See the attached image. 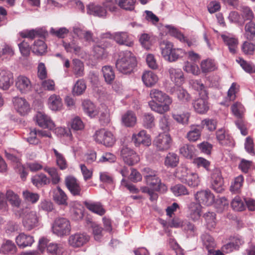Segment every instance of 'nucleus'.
<instances>
[{"instance_id":"obj_1","label":"nucleus","mask_w":255,"mask_h":255,"mask_svg":"<svg viewBox=\"0 0 255 255\" xmlns=\"http://www.w3.org/2000/svg\"><path fill=\"white\" fill-rule=\"evenodd\" d=\"M149 96L151 100L148 102L151 110L160 114H164L170 110L172 99L165 93L157 89L150 90Z\"/></svg>"},{"instance_id":"obj_2","label":"nucleus","mask_w":255,"mask_h":255,"mask_svg":"<svg viewBox=\"0 0 255 255\" xmlns=\"http://www.w3.org/2000/svg\"><path fill=\"white\" fill-rule=\"evenodd\" d=\"M137 65L136 59L130 51H120L117 59L116 67L117 70L124 74H130Z\"/></svg>"},{"instance_id":"obj_3","label":"nucleus","mask_w":255,"mask_h":255,"mask_svg":"<svg viewBox=\"0 0 255 255\" xmlns=\"http://www.w3.org/2000/svg\"><path fill=\"white\" fill-rule=\"evenodd\" d=\"M159 47L162 57L169 62H175L187 54L184 49L174 47L173 44L166 40H161Z\"/></svg>"},{"instance_id":"obj_4","label":"nucleus","mask_w":255,"mask_h":255,"mask_svg":"<svg viewBox=\"0 0 255 255\" xmlns=\"http://www.w3.org/2000/svg\"><path fill=\"white\" fill-rule=\"evenodd\" d=\"M176 178L189 187H197L200 183V179L197 173L191 171L186 167H178L174 173Z\"/></svg>"},{"instance_id":"obj_5","label":"nucleus","mask_w":255,"mask_h":255,"mask_svg":"<svg viewBox=\"0 0 255 255\" xmlns=\"http://www.w3.org/2000/svg\"><path fill=\"white\" fill-rule=\"evenodd\" d=\"M145 182L147 186L141 187L140 190L143 193L148 194L151 201L155 200L157 198V195L154 193V191L164 192L167 189L166 186L161 182L158 177L151 179L149 182L148 181Z\"/></svg>"},{"instance_id":"obj_6","label":"nucleus","mask_w":255,"mask_h":255,"mask_svg":"<svg viewBox=\"0 0 255 255\" xmlns=\"http://www.w3.org/2000/svg\"><path fill=\"white\" fill-rule=\"evenodd\" d=\"M95 141L106 147H112L116 142V137L113 133L105 128L96 131L93 135Z\"/></svg>"},{"instance_id":"obj_7","label":"nucleus","mask_w":255,"mask_h":255,"mask_svg":"<svg viewBox=\"0 0 255 255\" xmlns=\"http://www.w3.org/2000/svg\"><path fill=\"white\" fill-rule=\"evenodd\" d=\"M52 230L53 233L59 237L68 235L71 230L70 221L65 218H58L54 221Z\"/></svg>"},{"instance_id":"obj_8","label":"nucleus","mask_w":255,"mask_h":255,"mask_svg":"<svg viewBox=\"0 0 255 255\" xmlns=\"http://www.w3.org/2000/svg\"><path fill=\"white\" fill-rule=\"evenodd\" d=\"M47 243L48 240L46 238H42L39 240L38 249L41 253H43L46 247L47 253L52 255H66L65 250L62 245L54 243H50L47 245Z\"/></svg>"},{"instance_id":"obj_9","label":"nucleus","mask_w":255,"mask_h":255,"mask_svg":"<svg viewBox=\"0 0 255 255\" xmlns=\"http://www.w3.org/2000/svg\"><path fill=\"white\" fill-rule=\"evenodd\" d=\"M121 156L124 162L132 166L137 163L139 160V156L132 148L128 146H123L121 149Z\"/></svg>"},{"instance_id":"obj_10","label":"nucleus","mask_w":255,"mask_h":255,"mask_svg":"<svg viewBox=\"0 0 255 255\" xmlns=\"http://www.w3.org/2000/svg\"><path fill=\"white\" fill-rule=\"evenodd\" d=\"M15 87L21 94H26L32 90L31 81L27 77L19 75L15 80Z\"/></svg>"},{"instance_id":"obj_11","label":"nucleus","mask_w":255,"mask_h":255,"mask_svg":"<svg viewBox=\"0 0 255 255\" xmlns=\"http://www.w3.org/2000/svg\"><path fill=\"white\" fill-rule=\"evenodd\" d=\"M39 216L36 212L31 211L27 212L24 215L22 224L27 231H30L34 228L38 226Z\"/></svg>"},{"instance_id":"obj_12","label":"nucleus","mask_w":255,"mask_h":255,"mask_svg":"<svg viewBox=\"0 0 255 255\" xmlns=\"http://www.w3.org/2000/svg\"><path fill=\"white\" fill-rule=\"evenodd\" d=\"M12 102L14 109L20 115L25 116L30 112V104L25 99L15 97L13 98Z\"/></svg>"},{"instance_id":"obj_13","label":"nucleus","mask_w":255,"mask_h":255,"mask_svg":"<svg viewBox=\"0 0 255 255\" xmlns=\"http://www.w3.org/2000/svg\"><path fill=\"white\" fill-rule=\"evenodd\" d=\"M195 200L198 204H202L206 206H210L215 201V196L209 190L198 191L195 195Z\"/></svg>"},{"instance_id":"obj_14","label":"nucleus","mask_w":255,"mask_h":255,"mask_svg":"<svg viewBox=\"0 0 255 255\" xmlns=\"http://www.w3.org/2000/svg\"><path fill=\"white\" fill-rule=\"evenodd\" d=\"M211 188L217 193H221L224 190V180L220 170L216 169L211 176Z\"/></svg>"},{"instance_id":"obj_15","label":"nucleus","mask_w":255,"mask_h":255,"mask_svg":"<svg viewBox=\"0 0 255 255\" xmlns=\"http://www.w3.org/2000/svg\"><path fill=\"white\" fill-rule=\"evenodd\" d=\"M35 119L37 125L42 128H47L52 130L55 128V125L50 117L44 113L38 112Z\"/></svg>"},{"instance_id":"obj_16","label":"nucleus","mask_w":255,"mask_h":255,"mask_svg":"<svg viewBox=\"0 0 255 255\" xmlns=\"http://www.w3.org/2000/svg\"><path fill=\"white\" fill-rule=\"evenodd\" d=\"M131 139L136 146L141 144L148 146L151 143L150 136L144 130H141L137 133H133Z\"/></svg>"},{"instance_id":"obj_17","label":"nucleus","mask_w":255,"mask_h":255,"mask_svg":"<svg viewBox=\"0 0 255 255\" xmlns=\"http://www.w3.org/2000/svg\"><path fill=\"white\" fill-rule=\"evenodd\" d=\"M113 39L118 44L128 47H132L134 40L127 32L119 31L113 33Z\"/></svg>"},{"instance_id":"obj_18","label":"nucleus","mask_w":255,"mask_h":255,"mask_svg":"<svg viewBox=\"0 0 255 255\" xmlns=\"http://www.w3.org/2000/svg\"><path fill=\"white\" fill-rule=\"evenodd\" d=\"M172 139L169 134H159L154 139V144L159 150L168 149L171 144Z\"/></svg>"},{"instance_id":"obj_19","label":"nucleus","mask_w":255,"mask_h":255,"mask_svg":"<svg viewBox=\"0 0 255 255\" xmlns=\"http://www.w3.org/2000/svg\"><path fill=\"white\" fill-rule=\"evenodd\" d=\"M89 240V237L84 234L76 233L69 237L68 243L72 247L79 248L86 244Z\"/></svg>"},{"instance_id":"obj_20","label":"nucleus","mask_w":255,"mask_h":255,"mask_svg":"<svg viewBox=\"0 0 255 255\" xmlns=\"http://www.w3.org/2000/svg\"><path fill=\"white\" fill-rule=\"evenodd\" d=\"M5 154L7 158L13 162L14 168L20 174L21 179L24 180L27 175V172L25 167L21 164L19 157L8 153L7 151H5Z\"/></svg>"},{"instance_id":"obj_21","label":"nucleus","mask_w":255,"mask_h":255,"mask_svg":"<svg viewBox=\"0 0 255 255\" xmlns=\"http://www.w3.org/2000/svg\"><path fill=\"white\" fill-rule=\"evenodd\" d=\"M13 75L9 71L0 69V88L7 90L12 84Z\"/></svg>"},{"instance_id":"obj_22","label":"nucleus","mask_w":255,"mask_h":255,"mask_svg":"<svg viewBox=\"0 0 255 255\" xmlns=\"http://www.w3.org/2000/svg\"><path fill=\"white\" fill-rule=\"evenodd\" d=\"M65 185L71 193L74 195H80L81 188L77 180L73 176H68L65 178Z\"/></svg>"},{"instance_id":"obj_23","label":"nucleus","mask_w":255,"mask_h":255,"mask_svg":"<svg viewBox=\"0 0 255 255\" xmlns=\"http://www.w3.org/2000/svg\"><path fill=\"white\" fill-rule=\"evenodd\" d=\"M170 80L177 86L181 85L184 81V74L180 69L170 67L168 70Z\"/></svg>"},{"instance_id":"obj_24","label":"nucleus","mask_w":255,"mask_h":255,"mask_svg":"<svg viewBox=\"0 0 255 255\" xmlns=\"http://www.w3.org/2000/svg\"><path fill=\"white\" fill-rule=\"evenodd\" d=\"M168 227L170 228H183L185 230L194 231V226L188 221H182L180 219L175 217L170 221L168 222Z\"/></svg>"},{"instance_id":"obj_25","label":"nucleus","mask_w":255,"mask_h":255,"mask_svg":"<svg viewBox=\"0 0 255 255\" xmlns=\"http://www.w3.org/2000/svg\"><path fill=\"white\" fill-rule=\"evenodd\" d=\"M82 109L84 113L91 118L96 117L99 113V108L90 100H85L82 103Z\"/></svg>"},{"instance_id":"obj_26","label":"nucleus","mask_w":255,"mask_h":255,"mask_svg":"<svg viewBox=\"0 0 255 255\" xmlns=\"http://www.w3.org/2000/svg\"><path fill=\"white\" fill-rule=\"evenodd\" d=\"M202 128L198 125H191L187 132L186 138L190 142H195L199 140L201 136Z\"/></svg>"},{"instance_id":"obj_27","label":"nucleus","mask_w":255,"mask_h":255,"mask_svg":"<svg viewBox=\"0 0 255 255\" xmlns=\"http://www.w3.org/2000/svg\"><path fill=\"white\" fill-rule=\"evenodd\" d=\"M202 206L200 204L191 202L188 206V217L193 221L198 220L201 216Z\"/></svg>"},{"instance_id":"obj_28","label":"nucleus","mask_w":255,"mask_h":255,"mask_svg":"<svg viewBox=\"0 0 255 255\" xmlns=\"http://www.w3.org/2000/svg\"><path fill=\"white\" fill-rule=\"evenodd\" d=\"M47 105L53 111H61L63 108L62 100L59 95L52 94L48 99Z\"/></svg>"},{"instance_id":"obj_29","label":"nucleus","mask_w":255,"mask_h":255,"mask_svg":"<svg viewBox=\"0 0 255 255\" xmlns=\"http://www.w3.org/2000/svg\"><path fill=\"white\" fill-rule=\"evenodd\" d=\"M192 103L195 111L199 114H204L209 110L207 97L200 96Z\"/></svg>"},{"instance_id":"obj_30","label":"nucleus","mask_w":255,"mask_h":255,"mask_svg":"<svg viewBox=\"0 0 255 255\" xmlns=\"http://www.w3.org/2000/svg\"><path fill=\"white\" fill-rule=\"evenodd\" d=\"M221 37L225 44L228 47L230 52L232 54L236 53L238 45L237 38L230 34H222Z\"/></svg>"},{"instance_id":"obj_31","label":"nucleus","mask_w":255,"mask_h":255,"mask_svg":"<svg viewBox=\"0 0 255 255\" xmlns=\"http://www.w3.org/2000/svg\"><path fill=\"white\" fill-rule=\"evenodd\" d=\"M54 201L58 205L66 206L68 205V197L66 193L59 186L53 192Z\"/></svg>"},{"instance_id":"obj_32","label":"nucleus","mask_w":255,"mask_h":255,"mask_svg":"<svg viewBox=\"0 0 255 255\" xmlns=\"http://www.w3.org/2000/svg\"><path fill=\"white\" fill-rule=\"evenodd\" d=\"M87 12L95 16L105 18L107 16L106 9L100 5L90 4L87 7Z\"/></svg>"},{"instance_id":"obj_33","label":"nucleus","mask_w":255,"mask_h":255,"mask_svg":"<svg viewBox=\"0 0 255 255\" xmlns=\"http://www.w3.org/2000/svg\"><path fill=\"white\" fill-rule=\"evenodd\" d=\"M84 204L89 210L100 216H103L106 213L105 209L100 202L85 201Z\"/></svg>"},{"instance_id":"obj_34","label":"nucleus","mask_w":255,"mask_h":255,"mask_svg":"<svg viewBox=\"0 0 255 255\" xmlns=\"http://www.w3.org/2000/svg\"><path fill=\"white\" fill-rule=\"evenodd\" d=\"M136 117L134 112L128 111L122 117V123L126 127H133L136 123Z\"/></svg>"},{"instance_id":"obj_35","label":"nucleus","mask_w":255,"mask_h":255,"mask_svg":"<svg viewBox=\"0 0 255 255\" xmlns=\"http://www.w3.org/2000/svg\"><path fill=\"white\" fill-rule=\"evenodd\" d=\"M17 245L20 248H25L30 246L34 242L33 238L30 235L24 233L20 234L15 239Z\"/></svg>"},{"instance_id":"obj_36","label":"nucleus","mask_w":255,"mask_h":255,"mask_svg":"<svg viewBox=\"0 0 255 255\" xmlns=\"http://www.w3.org/2000/svg\"><path fill=\"white\" fill-rule=\"evenodd\" d=\"M33 184L37 188H40L50 183V180L45 174L43 173L38 174L31 178Z\"/></svg>"},{"instance_id":"obj_37","label":"nucleus","mask_w":255,"mask_h":255,"mask_svg":"<svg viewBox=\"0 0 255 255\" xmlns=\"http://www.w3.org/2000/svg\"><path fill=\"white\" fill-rule=\"evenodd\" d=\"M6 200L13 207L19 208L21 204V199L19 195L11 190H8L5 193Z\"/></svg>"},{"instance_id":"obj_38","label":"nucleus","mask_w":255,"mask_h":255,"mask_svg":"<svg viewBox=\"0 0 255 255\" xmlns=\"http://www.w3.org/2000/svg\"><path fill=\"white\" fill-rule=\"evenodd\" d=\"M166 27L168 29V32L171 36H174L182 42H186L189 47L193 45L192 41L189 40L183 33L175 28L169 25L166 26Z\"/></svg>"},{"instance_id":"obj_39","label":"nucleus","mask_w":255,"mask_h":255,"mask_svg":"<svg viewBox=\"0 0 255 255\" xmlns=\"http://www.w3.org/2000/svg\"><path fill=\"white\" fill-rule=\"evenodd\" d=\"M142 80L146 86L151 87L157 83L158 78L153 72L147 71L143 73Z\"/></svg>"},{"instance_id":"obj_40","label":"nucleus","mask_w":255,"mask_h":255,"mask_svg":"<svg viewBox=\"0 0 255 255\" xmlns=\"http://www.w3.org/2000/svg\"><path fill=\"white\" fill-rule=\"evenodd\" d=\"M99 120L103 126L107 125L111 121L109 110L107 106L102 105L99 108Z\"/></svg>"},{"instance_id":"obj_41","label":"nucleus","mask_w":255,"mask_h":255,"mask_svg":"<svg viewBox=\"0 0 255 255\" xmlns=\"http://www.w3.org/2000/svg\"><path fill=\"white\" fill-rule=\"evenodd\" d=\"M192 87L198 92L199 96L208 97L207 88L200 80H192L190 82Z\"/></svg>"},{"instance_id":"obj_42","label":"nucleus","mask_w":255,"mask_h":255,"mask_svg":"<svg viewBox=\"0 0 255 255\" xmlns=\"http://www.w3.org/2000/svg\"><path fill=\"white\" fill-rule=\"evenodd\" d=\"M72 71L76 77H82L84 75V65L78 59H74L72 65Z\"/></svg>"},{"instance_id":"obj_43","label":"nucleus","mask_w":255,"mask_h":255,"mask_svg":"<svg viewBox=\"0 0 255 255\" xmlns=\"http://www.w3.org/2000/svg\"><path fill=\"white\" fill-rule=\"evenodd\" d=\"M43 170L49 175L50 182L53 184L56 185L60 182V175L56 168L46 166L44 167Z\"/></svg>"},{"instance_id":"obj_44","label":"nucleus","mask_w":255,"mask_h":255,"mask_svg":"<svg viewBox=\"0 0 255 255\" xmlns=\"http://www.w3.org/2000/svg\"><path fill=\"white\" fill-rule=\"evenodd\" d=\"M203 246L208 250L209 253H213L216 244L214 239L208 234L205 233L201 236Z\"/></svg>"},{"instance_id":"obj_45","label":"nucleus","mask_w":255,"mask_h":255,"mask_svg":"<svg viewBox=\"0 0 255 255\" xmlns=\"http://www.w3.org/2000/svg\"><path fill=\"white\" fill-rule=\"evenodd\" d=\"M190 114L189 112H183L181 114L172 113V118L178 123L183 125H187L189 124V120Z\"/></svg>"},{"instance_id":"obj_46","label":"nucleus","mask_w":255,"mask_h":255,"mask_svg":"<svg viewBox=\"0 0 255 255\" xmlns=\"http://www.w3.org/2000/svg\"><path fill=\"white\" fill-rule=\"evenodd\" d=\"M183 69L186 72L195 76H198L200 74V70L198 66L196 64L188 61L184 62Z\"/></svg>"},{"instance_id":"obj_47","label":"nucleus","mask_w":255,"mask_h":255,"mask_svg":"<svg viewBox=\"0 0 255 255\" xmlns=\"http://www.w3.org/2000/svg\"><path fill=\"white\" fill-rule=\"evenodd\" d=\"M102 72L105 82L107 84H111L115 78L113 68L110 66H105L102 68Z\"/></svg>"},{"instance_id":"obj_48","label":"nucleus","mask_w":255,"mask_h":255,"mask_svg":"<svg viewBox=\"0 0 255 255\" xmlns=\"http://www.w3.org/2000/svg\"><path fill=\"white\" fill-rule=\"evenodd\" d=\"M158 127L163 132H168L170 129L169 116L164 115L160 117L158 121Z\"/></svg>"},{"instance_id":"obj_49","label":"nucleus","mask_w":255,"mask_h":255,"mask_svg":"<svg viewBox=\"0 0 255 255\" xmlns=\"http://www.w3.org/2000/svg\"><path fill=\"white\" fill-rule=\"evenodd\" d=\"M200 67L202 72L205 73L213 71L216 69L214 61L209 59L203 60L201 63Z\"/></svg>"},{"instance_id":"obj_50","label":"nucleus","mask_w":255,"mask_h":255,"mask_svg":"<svg viewBox=\"0 0 255 255\" xmlns=\"http://www.w3.org/2000/svg\"><path fill=\"white\" fill-rule=\"evenodd\" d=\"M62 45L67 52L74 53L75 54H77L81 50V47L76 44L75 40H72L70 42L63 41Z\"/></svg>"},{"instance_id":"obj_51","label":"nucleus","mask_w":255,"mask_h":255,"mask_svg":"<svg viewBox=\"0 0 255 255\" xmlns=\"http://www.w3.org/2000/svg\"><path fill=\"white\" fill-rule=\"evenodd\" d=\"M245 35L250 40L255 36V22L253 21L247 22L245 26Z\"/></svg>"},{"instance_id":"obj_52","label":"nucleus","mask_w":255,"mask_h":255,"mask_svg":"<svg viewBox=\"0 0 255 255\" xmlns=\"http://www.w3.org/2000/svg\"><path fill=\"white\" fill-rule=\"evenodd\" d=\"M47 46L44 42L41 40L35 41L32 48L33 53L37 55H42L45 53Z\"/></svg>"},{"instance_id":"obj_53","label":"nucleus","mask_w":255,"mask_h":255,"mask_svg":"<svg viewBox=\"0 0 255 255\" xmlns=\"http://www.w3.org/2000/svg\"><path fill=\"white\" fill-rule=\"evenodd\" d=\"M155 119L151 114L145 113L142 116V125L146 128H151L155 126Z\"/></svg>"},{"instance_id":"obj_54","label":"nucleus","mask_w":255,"mask_h":255,"mask_svg":"<svg viewBox=\"0 0 255 255\" xmlns=\"http://www.w3.org/2000/svg\"><path fill=\"white\" fill-rule=\"evenodd\" d=\"M236 61L239 63L242 68L247 73H255V66L243 59L239 57L236 59Z\"/></svg>"},{"instance_id":"obj_55","label":"nucleus","mask_w":255,"mask_h":255,"mask_svg":"<svg viewBox=\"0 0 255 255\" xmlns=\"http://www.w3.org/2000/svg\"><path fill=\"white\" fill-rule=\"evenodd\" d=\"M135 1L136 0H115L121 8L130 11L134 9Z\"/></svg>"},{"instance_id":"obj_56","label":"nucleus","mask_w":255,"mask_h":255,"mask_svg":"<svg viewBox=\"0 0 255 255\" xmlns=\"http://www.w3.org/2000/svg\"><path fill=\"white\" fill-rule=\"evenodd\" d=\"M86 89V85L85 81L80 79L75 84L72 92L74 95L79 96L84 93Z\"/></svg>"},{"instance_id":"obj_57","label":"nucleus","mask_w":255,"mask_h":255,"mask_svg":"<svg viewBox=\"0 0 255 255\" xmlns=\"http://www.w3.org/2000/svg\"><path fill=\"white\" fill-rule=\"evenodd\" d=\"M54 155L56 157L57 165L61 170L65 169L67 167V161L63 155L59 152L56 149H53Z\"/></svg>"},{"instance_id":"obj_58","label":"nucleus","mask_w":255,"mask_h":255,"mask_svg":"<svg viewBox=\"0 0 255 255\" xmlns=\"http://www.w3.org/2000/svg\"><path fill=\"white\" fill-rule=\"evenodd\" d=\"M216 214L214 212H208L204 215L207 227L209 230L214 229L216 225Z\"/></svg>"},{"instance_id":"obj_59","label":"nucleus","mask_w":255,"mask_h":255,"mask_svg":"<svg viewBox=\"0 0 255 255\" xmlns=\"http://www.w3.org/2000/svg\"><path fill=\"white\" fill-rule=\"evenodd\" d=\"M16 251V247L14 244L10 241H6L2 245L0 252L3 254H14Z\"/></svg>"},{"instance_id":"obj_60","label":"nucleus","mask_w":255,"mask_h":255,"mask_svg":"<svg viewBox=\"0 0 255 255\" xmlns=\"http://www.w3.org/2000/svg\"><path fill=\"white\" fill-rule=\"evenodd\" d=\"M22 196L26 202L32 204L35 203L39 199V195L36 193L31 192L28 190H24L22 192Z\"/></svg>"},{"instance_id":"obj_61","label":"nucleus","mask_w":255,"mask_h":255,"mask_svg":"<svg viewBox=\"0 0 255 255\" xmlns=\"http://www.w3.org/2000/svg\"><path fill=\"white\" fill-rule=\"evenodd\" d=\"M231 206L237 211H242L246 208L245 201L239 196H236L233 199L231 202Z\"/></svg>"},{"instance_id":"obj_62","label":"nucleus","mask_w":255,"mask_h":255,"mask_svg":"<svg viewBox=\"0 0 255 255\" xmlns=\"http://www.w3.org/2000/svg\"><path fill=\"white\" fill-rule=\"evenodd\" d=\"M244 180V177L241 175L236 177L230 187L231 191L232 192H238L243 186Z\"/></svg>"},{"instance_id":"obj_63","label":"nucleus","mask_w":255,"mask_h":255,"mask_svg":"<svg viewBox=\"0 0 255 255\" xmlns=\"http://www.w3.org/2000/svg\"><path fill=\"white\" fill-rule=\"evenodd\" d=\"M231 109L234 116L238 118H242L245 112V108L241 103L239 102L234 103L232 105Z\"/></svg>"},{"instance_id":"obj_64","label":"nucleus","mask_w":255,"mask_h":255,"mask_svg":"<svg viewBox=\"0 0 255 255\" xmlns=\"http://www.w3.org/2000/svg\"><path fill=\"white\" fill-rule=\"evenodd\" d=\"M179 162L178 156L174 153H169L165 159V164L167 166L174 167Z\"/></svg>"}]
</instances>
